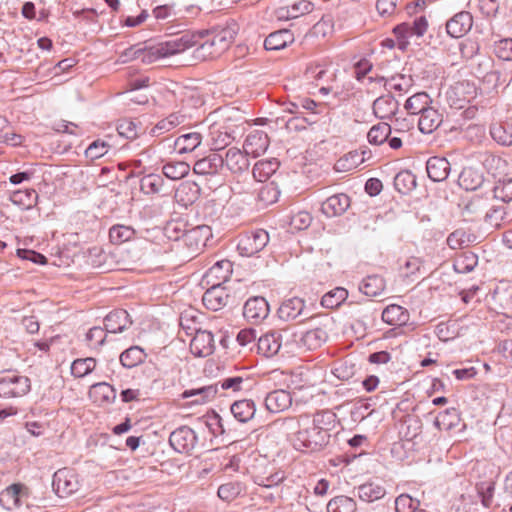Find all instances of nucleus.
<instances>
[{"mask_svg":"<svg viewBox=\"0 0 512 512\" xmlns=\"http://www.w3.org/2000/svg\"><path fill=\"white\" fill-rule=\"evenodd\" d=\"M198 37V34H182L179 37L149 47L132 45L120 53L119 60L125 63L141 58L144 63H153L161 58L184 52L196 43Z\"/></svg>","mask_w":512,"mask_h":512,"instance_id":"1","label":"nucleus"},{"mask_svg":"<svg viewBox=\"0 0 512 512\" xmlns=\"http://www.w3.org/2000/svg\"><path fill=\"white\" fill-rule=\"evenodd\" d=\"M330 433L327 427L315 428L310 416H302L298 421V430L292 440L293 447L300 451H314L326 445Z\"/></svg>","mask_w":512,"mask_h":512,"instance_id":"2","label":"nucleus"},{"mask_svg":"<svg viewBox=\"0 0 512 512\" xmlns=\"http://www.w3.org/2000/svg\"><path fill=\"white\" fill-rule=\"evenodd\" d=\"M31 389L27 376L8 371L0 374V397L15 398L26 395Z\"/></svg>","mask_w":512,"mask_h":512,"instance_id":"3","label":"nucleus"},{"mask_svg":"<svg viewBox=\"0 0 512 512\" xmlns=\"http://www.w3.org/2000/svg\"><path fill=\"white\" fill-rule=\"evenodd\" d=\"M304 76L307 80L316 82V86L319 87V93L324 95L329 93L337 94L331 84L336 78V69L333 66L309 64L305 69Z\"/></svg>","mask_w":512,"mask_h":512,"instance_id":"4","label":"nucleus"},{"mask_svg":"<svg viewBox=\"0 0 512 512\" xmlns=\"http://www.w3.org/2000/svg\"><path fill=\"white\" fill-rule=\"evenodd\" d=\"M327 337L326 331L322 328L293 331L290 345L293 344L298 352H306L319 348L327 340Z\"/></svg>","mask_w":512,"mask_h":512,"instance_id":"5","label":"nucleus"},{"mask_svg":"<svg viewBox=\"0 0 512 512\" xmlns=\"http://www.w3.org/2000/svg\"><path fill=\"white\" fill-rule=\"evenodd\" d=\"M212 237V230L208 225H197L184 230L182 235H175L174 240H181L191 253L199 252Z\"/></svg>","mask_w":512,"mask_h":512,"instance_id":"6","label":"nucleus"},{"mask_svg":"<svg viewBox=\"0 0 512 512\" xmlns=\"http://www.w3.org/2000/svg\"><path fill=\"white\" fill-rule=\"evenodd\" d=\"M268 242V232L257 229L242 235L238 241L237 249L242 256L251 257L263 250Z\"/></svg>","mask_w":512,"mask_h":512,"instance_id":"7","label":"nucleus"},{"mask_svg":"<svg viewBox=\"0 0 512 512\" xmlns=\"http://www.w3.org/2000/svg\"><path fill=\"white\" fill-rule=\"evenodd\" d=\"M52 487L59 497H67L79 489L78 477L69 469H60L53 475Z\"/></svg>","mask_w":512,"mask_h":512,"instance_id":"8","label":"nucleus"},{"mask_svg":"<svg viewBox=\"0 0 512 512\" xmlns=\"http://www.w3.org/2000/svg\"><path fill=\"white\" fill-rule=\"evenodd\" d=\"M28 490L22 484H12L0 493V505L9 511L28 505Z\"/></svg>","mask_w":512,"mask_h":512,"instance_id":"9","label":"nucleus"},{"mask_svg":"<svg viewBox=\"0 0 512 512\" xmlns=\"http://www.w3.org/2000/svg\"><path fill=\"white\" fill-rule=\"evenodd\" d=\"M169 443L179 453H190L197 443V437L191 428L181 426L170 434Z\"/></svg>","mask_w":512,"mask_h":512,"instance_id":"10","label":"nucleus"},{"mask_svg":"<svg viewBox=\"0 0 512 512\" xmlns=\"http://www.w3.org/2000/svg\"><path fill=\"white\" fill-rule=\"evenodd\" d=\"M473 26V17L468 11H461L455 14L446 23L447 34L453 38H460L466 35Z\"/></svg>","mask_w":512,"mask_h":512,"instance_id":"11","label":"nucleus"},{"mask_svg":"<svg viewBox=\"0 0 512 512\" xmlns=\"http://www.w3.org/2000/svg\"><path fill=\"white\" fill-rule=\"evenodd\" d=\"M214 337L211 332L195 329V335L190 342V351L198 357H206L214 351Z\"/></svg>","mask_w":512,"mask_h":512,"instance_id":"12","label":"nucleus"},{"mask_svg":"<svg viewBox=\"0 0 512 512\" xmlns=\"http://www.w3.org/2000/svg\"><path fill=\"white\" fill-rule=\"evenodd\" d=\"M229 301V294L223 286L213 284L206 290L202 297L204 306L212 311H218L225 307Z\"/></svg>","mask_w":512,"mask_h":512,"instance_id":"13","label":"nucleus"},{"mask_svg":"<svg viewBox=\"0 0 512 512\" xmlns=\"http://www.w3.org/2000/svg\"><path fill=\"white\" fill-rule=\"evenodd\" d=\"M269 146L268 135L261 130L252 131L244 142V152L254 158L261 156Z\"/></svg>","mask_w":512,"mask_h":512,"instance_id":"14","label":"nucleus"},{"mask_svg":"<svg viewBox=\"0 0 512 512\" xmlns=\"http://www.w3.org/2000/svg\"><path fill=\"white\" fill-rule=\"evenodd\" d=\"M231 274L232 263L229 260H221L209 268L203 279L208 285L218 284L222 286L223 283L229 280Z\"/></svg>","mask_w":512,"mask_h":512,"instance_id":"15","label":"nucleus"},{"mask_svg":"<svg viewBox=\"0 0 512 512\" xmlns=\"http://www.w3.org/2000/svg\"><path fill=\"white\" fill-rule=\"evenodd\" d=\"M269 313V306L265 298L252 297L248 299L243 308V316L248 321L258 322L267 317Z\"/></svg>","mask_w":512,"mask_h":512,"instance_id":"16","label":"nucleus"},{"mask_svg":"<svg viewBox=\"0 0 512 512\" xmlns=\"http://www.w3.org/2000/svg\"><path fill=\"white\" fill-rule=\"evenodd\" d=\"M130 316L124 309H117L110 312L104 319V329L107 333L123 332L131 325Z\"/></svg>","mask_w":512,"mask_h":512,"instance_id":"17","label":"nucleus"},{"mask_svg":"<svg viewBox=\"0 0 512 512\" xmlns=\"http://www.w3.org/2000/svg\"><path fill=\"white\" fill-rule=\"evenodd\" d=\"M224 159L217 153L199 159L193 166V172L198 175H215L223 167Z\"/></svg>","mask_w":512,"mask_h":512,"instance_id":"18","label":"nucleus"},{"mask_svg":"<svg viewBox=\"0 0 512 512\" xmlns=\"http://www.w3.org/2000/svg\"><path fill=\"white\" fill-rule=\"evenodd\" d=\"M350 206V198L344 193L330 196L322 204V212L328 217L342 215Z\"/></svg>","mask_w":512,"mask_h":512,"instance_id":"19","label":"nucleus"},{"mask_svg":"<svg viewBox=\"0 0 512 512\" xmlns=\"http://www.w3.org/2000/svg\"><path fill=\"white\" fill-rule=\"evenodd\" d=\"M450 168V163L444 157L433 156L426 163L427 174L434 182L444 181L449 175Z\"/></svg>","mask_w":512,"mask_h":512,"instance_id":"20","label":"nucleus"},{"mask_svg":"<svg viewBox=\"0 0 512 512\" xmlns=\"http://www.w3.org/2000/svg\"><path fill=\"white\" fill-rule=\"evenodd\" d=\"M200 197V187L190 181L182 182L175 192V199L178 204L188 207L194 204Z\"/></svg>","mask_w":512,"mask_h":512,"instance_id":"21","label":"nucleus"},{"mask_svg":"<svg viewBox=\"0 0 512 512\" xmlns=\"http://www.w3.org/2000/svg\"><path fill=\"white\" fill-rule=\"evenodd\" d=\"M420 113L418 126L421 132L429 134L436 129L442 122L441 115L431 107L422 106L419 110L412 111Z\"/></svg>","mask_w":512,"mask_h":512,"instance_id":"22","label":"nucleus"},{"mask_svg":"<svg viewBox=\"0 0 512 512\" xmlns=\"http://www.w3.org/2000/svg\"><path fill=\"white\" fill-rule=\"evenodd\" d=\"M246 153L240 149L232 147L227 150L224 164L232 173H242L249 168V160Z\"/></svg>","mask_w":512,"mask_h":512,"instance_id":"23","label":"nucleus"},{"mask_svg":"<svg viewBox=\"0 0 512 512\" xmlns=\"http://www.w3.org/2000/svg\"><path fill=\"white\" fill-rule=\"evenodd\" d=\"M89 397L98 405L110 404L116 398V390L106 382L96 383L90 387Z\"/></svg>","mask_w":512,"mask_h":512,"instance_id":"24","label":"nucleus"},{"mask_svg":"<svg viewBox=\"0 0 512 512\" xmlns=\"http://www.w3.org/2000/svg\"><path fill=\"white\" fill-rule=\"evenodd\" d=\"M218 391V383H215L200 388L185 390L182 393V398H193L191 404L199 405L212 400L216 396Z\"/></svg>","mask_w":512,"mask_h":512,"instance_id":"25","label":"nucleus"},{"mask_svg":"<svg viewBox=\"0 0 512 512\" xmlns=\"http://www.w3.org/2000/svg\"><path fill=\"white\" fill-rule=\"evenodd\" d=\"M282 346V335L273 331L258 339V349L267 357L276 355Z\"/></svg>","mask_w":512,"mask_h":512,"instance_id":"26","label":"nucleus"},{"mask_svg":"<svg viewBox=\"0 0 512 512\" xmlns=\"http://www.w3.org/2000/svg\"><path fill=\"white\" fill-rule=\"evenodd\" d=\"M447 103L453 113L456 115L459 112V115L464 119H473L477 114V107L471 104L469 98H446Z\"/></svg>","mask_w":512,"mask_h":512,"instance_id":"27","label":"nucleus"},{"mask_svg":"<svg viewBox=\"0 0 512 512\" xmlns=\"http://www.w3.org/2000/svg\"><path fill=\"white\" fill-rule=\"evenodd\" d=\"M358 497L365 502H374L383 498L386 489L378 482H366L357 487Z\"/></svg>","mask_w":512,"mask_h":512,"instance_id":"28","label":"nucleus"},{"mask_svg":"<svg viewBox=\"0 0 512 512\" xmlns=\"http://www.w3.org/2000/svg\"><path fill=\"white\" fill-rule=\"evenodd\" d=\"M312 318L313 314L311 313V309L305 305L303 299L298 297L290 299V320L297 321L295 324L290 325V330L296 325Z\"/></svg>","mask_w":512,"mask_h":512,"instance_id":"29","label":"nucleus"},{"mask_svg":"<svg viewBox=\"0 0 512 512\" xmlns=\"http://www.w3.org/2000/svg\"><path fill=\"white\" fill-rule=\"evenodd\" d=\"M185 34H198L199 37L196 40V43L192 45L198 46L196 49L197 57L201 59H206L209 57H216L220 55L219 52H217V47L213 44L212 40L209 38L204 42H200L204 37L208 36V31H198V32H186ZM191 48V46L189 47Z\"/></svg>","mask_w":512,"mask_h":512,"instance_id":"30","label":"nucleus"},{"mask_svg":"<svg viewBox=\"0 0 512 512\" xmlns=\"http://www.w3.org/2000/svg\"><path fill=\"white\" fill-rule=\"evenodd\" d=\"M386 286L385 280L380 275H369L364 278L359 286L360 291L369 297L382 294Z\"/></svg>","mask_w":512,"mask_h":512,"instance_id":"31","label":"nucleus"},{"mask_svg":"<svg viewBox=\"0 0 512 512\" xmlns=\"http://www.w3.org/2000/svg\"><path fill=\"white\" fill-rule=\"evenodd\" d=\"M265 405L272 413L285 411L288 408V391L278 389L270 392L265 399Z\"/></svg>","mask_w":512,"mask_h":512,"instance_id":"32","label":"nucleus"},{"mask_svg":"<svg viewBox=\"0 0 512 512\" xmlns=\"http://www.w3.org/2000/svg\"><path fill=\"white\" fill-rule=\"evenodd\" d=\"M460 421L461 418L458 409L448 408L439 413L434 421V425L440 430L450 431L457 427Z\"/></svg>","mask_w":512,"mask_h":512,"instance_id":"33","label":"nucleus"},{"mask_svg":"<svg viewBox=\"0 0 512 512\" xmlns=\"http://www.w3.org/2000/svg\"><path fill=\"white\" fill-rule=\"evenodd\" d=\"M408 319L407 310L396 304L387 306L382 312V320L389 325H403Z\"/></svg>","mask_w":512,"mask_h":512,"instance_id":"34","label":"nucleus"},{"mask_svg":"<svg viewBox=\"0 0 512 512\" xmlns=\"http://www.w3.org/2000/svg\"><path fill=\"white\" fill-rule=\"evenodd\" d=\"M491 137L500 145H512V124L508 122H497L490 126Z\"/></svg>","mask_w":512,"mask_h":512,"instance_id":"35","label":"nucleus"},{"mask_svg":"<svg viewBox=\"0 0 512 512\" xmlns=\"http://www.w3.org/2000/svg\"><path fill=\"white\" fill-rule=\"evenodd\" d=\"M326 510L327 512H356L357 504L352 497L338 495L328 501Z\"/></svg>","mask_w":512,"mask_h":512,"instance_id":"36","label":"nucleus"},{"mask_svg":"<svg viewBox=\"0 0 512 512\" xmlns=\"http://www.w3.org/2000/svg\"><path fill=\"white\" fill-rule=\"evenodd\" d=\"M485 219L491 226L498 228L512 221V212L504 205L496 206L486 213Z\"/></svg>","mask_w":512,"mask_h":512,"instance_id":"37","label":"nucleus"},{"mask_svg":"<svg viewBox=\"0 0 512 512\" xmlns=\"http://www.w3.org/2000/svg\"><path fill=\"white\" fill-rule=\"evenodd\" d=\"M10 200L13 204L28 210L36 205L38 194L34 189L16 190L11 194Z\"/></svg>","mask_w":512,"mask_h":512,"instance_id":"38","label":"nucleus"},{"mask_svg":"<svg viewBox=\"0 0 512 512\" xmlns=\"http://www.w3.org/2000/svg\"><path fill=\"white\" fill-rule=\"evenodd\" d=\"M255 405L251 400L236 401L231 405V413L239 422H247L255 414Z\"/></svg>","mask_w":512,"mask_h":512,"instance_id":"39","label":"nucleus"},{"mask_svg":"<svg viewBox=\"0 0 512 512\" xmlns=\"http://www.w3.org/2000/svg\"><path fill=\"white\" fill-rule=\"evenodd\" d=\"M279 167V162L276 158H272L270 160H261L258 161L252 170L253 177L263 182L265 181L269 176H271L273 173L276 172V170Z\"/></svg>","mask_w":512,"mask_h":512,"instance_id":"40","label":"nucleus"},{"mask_svg":"<svg viewBox=\"0 0 512 512\" xmlns=\"http://www.w3.org/2000/svg\"><path fill=\"white\" fill-rule=\"evenodd\" d=\"M236 35V31L232 27H225L211 36V40L215 47H217V52L220 54L225 51L229 45L234 41Z\"/></svg>","mask_w":512,"mask_h":512,"instance_id":"41","label":"nucleus"},{"mask_svg":"<svg viewBox=\"0 0 512 512\" xmlns=\"http://www.w3.org/2000/svg\"><path fill=\"white\" fill-rule=\"evenodd\" d=\"M202 141V136L198 132H191L179 136L175 141V146L178 148L180 154L192 152L195 150Z\"/></svg>","mask_w":512,"mask_h":512,"instance_id":"42","label":"nucleus"},{"mask_svg":"<svg viewBox=\"0 0 512 512\" xmlns=\"http://www.w3.org/2000/svg\"><path fill=\"white\" fill-rule=\"evenodd\" d=\"M146 357L144 350L138 346L126 349L120 355V362L126 368H133L141 364Z\"/></svg>","mask_w":512,"mask_h":512,"instance_id":"43","label":"nucleus"},{"mask_svg":"<svg viewBox=\"0 0 512 512\" xmlns=\"http://www.w3.org/2000/svg\"><path fill=\"white\" fill-rule=\"evenodd\" d=\"M287 34V29H280L270 33L264 41L265 49L267 51H279L285 49L288 44Z\"/></svg>","mask_w":512,"mask_h":512,"instance_id":"44","label":"nucleus"},{"mask_svg":"<svg viewBox=\"0 0 512 512\" xmlns=\"http://www.w3.org/2000/svg\"><path fill=\"white\" fill-rule=\"evenodd\" d=\"M390 135V125L385 122H380L370 128L367 139L372 145H381L386 142Z\"/></svg>","mask_w":512,"mask_h":512,"instance_id":"45","label":"nucleus"},{"mask_svg":"<svg viewBox=\"0 0 512 512\" xmlns=\"http://www.w3.org/2000/svg\"><path fill=\"white\" fill-rule=\"evenodd\" d=\"M477 263L478 257L476 254L472 252H465L455 259L453 268L457 273L467 274L474 270Z\"/></svg>","mask_w":512,"mask_h":512,"instance_id":"46","label":"nucleus"},{"mask_svg":"<svg viewBox=\"0 0 512 512\" xmlns=\"http://www.w3.org/2000/svg\"><path fill=\"white\" fill-rule=\"evenodd\" d=\"M189 171V164L183 161L169 162L162 168L163 174L171 180H179L188 175Z\"/></svg>","mask_w":512,"mask_h":512,"instance_id":"47","label":"nucleus"},{"mask_svg":"<svg viewBox=\"0 0 512 512\" xmlns=\"http://www.w3.org/2000/svg\"><path fill=\"white\" fill-rule=\"evenodd\" d=\"M135 233V230L131 226L117 224L110 228L109 238L114 244H122L132 240Z\"/></svg>","mask_w":512,"mask_h":512,"instance_id":"48","label":"nucleus"},{"mask_svg":"<svg viewBox=\"0 0 512 512\" xmlns=\"http://www.w3.org/2000/svg\"><path fill=\"white\" fill-rule=\"evenodd\" d=\"M280 196V190L275 182H269L261 187L258 192V202L262 206H267L275 203Z\"/></svg>","mask_w":512,"mask_h":512,"instance_id":"49","label":"nucleus"},{"mask_svg":"<svg viewBox=\"0 0 512 512\" xmlns=\"http://www.w3.org/2000/svg\"><path fill=\"white\" fill-rule=\"evenodd\" d=\"M394 186L398 192L405 194L416 187V177L408 170L400 171L394 178Z\"/></svg>","mask_w":512,"mask_h":512,"instance_id":"50","label":"nucleus"},{"mask_svg":"<svg viewBox=\"0 0 512 512\" xmlns=\"http://www.w3.org/2000/svg\"><path fill=\"white\" fill-rule=\"evenodd\" d=\"M96 367V360L92 357L76 359L71 364V374L82 378L91 373Z\"/></svg>","mask_w":512,"mask_h":512,"instance_id":"51","label":"nucleus"},{"mask_svg":"<svg viewBox=\"0 0 512 512\" xmlns=\"http://www.w3.org/2000/svg\"><path fill=\"white\" fill-rule=\"evenodd\" d=\"M347 296V290L345 288L338 287L326 293L322 297L321 304L326 308H336L347 298Z\"/></svg>","mask_w":512,"mask_h":512,"instance_id":"52","label":"nucleus"},{"mask_svg":"<svg viewBox=\"0 0 512 512\" xmlns=\"http://www.w3.org/2000/svg\"><path fill=\"white\" fill-rule=\"evenodd\" d=\"M446 96H467L476 94V87L468 80L456 81L445 92Z\"/></svg>","mask_w":512,"mask_h":512,"instance_id":"53","label":"nucleus"},{"mask_svg":"<svg viewBox=\"0 0 512 512\" xmlns=\"http://www.w3.org/2000/svg\"><path fill=\"white\" fill-rule=\"evenodd\" d=\"M107 331L102 327H92L86 333V343L93 349H99L105 342Z\"/></svg>","mask_w":512,"mask_h":512,"instance_id":"54","label":"nucleus"},{"mask_svg":"<svg viewBox=\"0 0 512 512\" xmlns=\"http://www.w3.org/2000/svg\"><path fill=\"white\" fill-rule=\"evenodd\" d=\"M494 197L503 202H509L512 200V179L504 178L499 180L494 189Z\"/></svg>","mask_w":512,"mask_h":512,"instance_id":"55","label":"nucleus"},{"mask_svg":"<svg viewBox=\"0 0 512 512\" xmlns=\"http://www.w3.org/2000/svg\"><path fill=\"white\" fill-rule=\"evenodd\" d=\"M140 185L144 193H158L163 186V179L160 175L149 174L141 179Z\"/></svg>","mask_w":512,"mask_h":512,"instance_id":"56","label":"nucleus"},{"mask_svg":"<svg viewBox=\"0 0 512 512\" xmlns=\"http://www.w3.org/2000/svg\"><path fill=\"white\" fill-rule=\"evenodd\" d=\"M412 79L405 75H396L391 77L386 82V87L389 91H396L400 93H407L411 86Z\"/></svg>","mask_w":512,"mask_h":512,"instance_id":"57","label":"nucleus"},{"mask_svg":"<svg viewBox=\"0 0 512 512\" xmlns=\"http://www.w3.org/2000/svg\"><path fill=\"white\" fill-rule=\"evenodd\" d=\"M419 501L407 494H401L395 499L396 512H416Z\"/></svg>","mask_w":512,"mask_h":512,"instance_id":"58","label":"nucleus"},{"mask_svg":"<svg viewBox=\"0 0 512 512\" xmlns=\"http://www.w3.org/2000/svg\"><path fill=\"white\" fill-rule=\"evenodd\" d=\"M494 53L505 61H512V38H505L495 42Z\"/></svg>","mask_w":512,"mask_h":512,"instance_id":"59","label":"nucleus"},{"mask_svg":"<svg viewBox=\"0 0 512 512\" xmlns=\"http://www.w3.org/2000/svg\"><path fill=\"white\" fill-rule=\"evenodd\" d=\"M372 68V63L366 58H361L360 60L355 62L353 65V70L356 79L358 81H363L367 78L369 82H371L373 78L371 76L367 77V75L372 70Z\"/></svg>","mask_w":512,"mask_h":512,"instance_id":"60","label":"nucleus"},{"mask_svg":"<svg viewBox=\"0 0 512 512\" xmlns=\"http://www.w3.org/2000/svg\"><path fill=\"white\" fill-rule=\"evenodd\" d=\"M366 161V157H361L359 151L349 152L344 159H340L337 162L338 169L344 168L350 170L352 168H356L360 164Z\"/></svg>","mask_w":512,"mask_h":512,"instance_id":"61","label":"nucleus"},{"mask_svg":"<svg viewBox=\"0 0 512 512\" xmlns=\"http://www.w3.org/2000/svg\"><path fill=\"white\" fill-rule=\"evenodd\" d=\"M233 133L234 131H228L227 129L225 131L217 130L213 132V149L221 150L228 146L235 139Z\"/></svg>","mask_w":512,"mask_h":512,"instance_id":"62","label":"nucleus"},{"mask_svg":"<svg viewBox=\"0 0 512 512\" xmlns=\"http://www.w3.org/2000/svg\"><path fill=\"white\" fill-rule=\"evenodd\" d=\"M312 222V217L307 211H299L292 217H290V226L295 230L301 231L307 229Z\"/></svg>","mask_w":512,"mask_h":512,"instance_id":"63","label":"nucleus"},{"mask_svg":"<svg viewBox=\"0 0 512 512\" xmlns=\"http://www.w3.org/2000/svg\"><path fill=\"white\" fill-rule=\"evenodd\" d=\"M107 151L108 145L104 141L96 140L87 147L85 154L91 159H97L104 156Z\"/></svg>","mask_w":512,"mask_h":512,"instance_id":"64","label":"nucleus"}]
</instances>
